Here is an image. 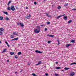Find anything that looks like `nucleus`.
<instances>
[{"label":"nucleus","instance_id":"1","mask_svg":"<svg viewBox=\"0 0 76 76\" xmlns=\"http://www.w3.org/2000/svg\"><path fill=\"white\" fill-rule=\"evenodd\" d=\"M11 10L12 11H15V8L13 5H12L11 6Z\"/></svg>","mask_w":76,"mask_h":76},{"label":"nucleus","instance_id":"2","mask_svg":"<svg viewBox=\"0 0 76 76\" xmlns=\"http://www.w3.org/2000/svg\"><path fill=\"white\" fill-rule=\"evenodd\" d=\"M40 32V30H38L37 29H35L34 30V32L36 33H38Z\"/></svg>","mask_w":76,"mask_h":76},{"label":"nucleus","instance_id":"3","mask_svg":"<svg viewBox=\"0 0 76 76\" xmlns=\"http://www.w3.org/2000/svg\"><path fill=\"white\" fill-rule=\"evenodd\" d=\"M65 14L64 15H59V16H58V17H57V18H56V19H59V18H60V17H62V16H65Z\"/></svg>","mask_w":76,"mask_h":76},{"label":"nucleus","instance_id":"4","mask_svg":"<svg viewBox=\"0 0 76 76\" xmlns=\"http://www.w3.org/2000/svg\"><path fill=\"white\" fill-rule=\"evenodd\" d=\"M75 74V73L74 72H72L70 74V75H71V76H74Z\"/></svg>","mask_w":76,"mask_h":76},{"label":"nucleus","instance_id":"5","mask_svg":"<svg viewBox=\"0 0 76 76\" xmlns=\"http://www.w3.org/2000/svg\"><path fill=\"white\" fill-rule=\"evenodd\" d=\"M25 17L26 19H29L31 17V15L30 14H29V16L28 15L27 17Z\"/></svg>","mask_w":76,"mask_h":76},{"label":"nucleus","instance_id":"6","mask_svg":"<svg viewBox=\"0 0 76 76\" xmlns=\"http://www.w3.org/2000/svg\"><path fill=\"white\" fill-rule=\"evenodd\" d=\"M35 52L36 53H42V52H41L39 51L38 50H36L35 51Z\"/></svg>","mask_w":76,"mask_h":76},{"label":"nucleus","instance_id":"7","mask_svg":"<svg viewBox=\"0 0 76 76\" xmlns=\"http://www.w3.org/2000/svg\"><path fill=\"white\" fill-rule=\"evenodd\" d=\"M67 18V16H65L64 18V19L65 20H66Z\"/></svg>","mask_w":76,"mask_h":76},{"label":"nucleus","instance_id":"8","mask_svg":"<svg viewBox=\"0 0 76 76\" xmlns=\"http://www.w3.org/2000/svg\"><path fill=\"white\" fill-rule=\"evenodd\" d=\"M7 50V49L6 48L5 49H4L3 51L2 52V53H3L6 52Z\"/></svg>","mask_w":76,"mask_h":76},{"label":"nucleus","instance_id":"9","mask_svg":"<svg viewBox=\"0 0 76 76\" xmlns=\"http://www.w3.org/2000/svg\"><path fill=\"white\" fill-rule=\"evenodd\" d=\"M18 38H15L14 39H12L11 40L12 41H15V40H17L18 39Z\"/></svg>","mask_w":76,"mask_h":76},{"label":"nucleus","instance_id":"10","mask_svg":"<svg viewBox=\"0 0 76 76\" xmlns=\"http://www.w3.org/2000/svg\"><path fill=\"white\" fill-rule=\"evenodd\" d=\"M20 25L21 26H22V27H24V26L23 23H20Z\"/></svg>","mask_w":76,"mask_h":76},{"label":"nucleus","instance_id":"11","mask_svg":"<svg viewBox=\"0 0 76 76\" xmlns=\"http://www.w3.org/2000/svg\"><path fill=\"white\" fill-rule=\"evenodd\" d=\"M42 62L41 61H40L38 62V64H36V65H40V64H41Z\"/></svg>","mask_w":76,"mask_h":76},{"label":"nucleus","instance_id":"12","mask_svg":"<svg viewBox=\"0 0 76 76\" xmlns=\"http://www.w3.org/2000/svg\"><path fill=\"white\" fill-rule=\"evenodd\" d=\"M46 16H48V17L51 18V15H48V14L46 13Z\"/></svg>","mask_w":76,"mask_h":76},{"label":"nucleus","instance_id":"13","mask_svg":"<svg viewBox=\"0 0 76 76\" xmlns=\"http://www.w3.org/2000/svg\"><path fill=\"white\" fill-rule=\"evenodd\" d=\"M48 36H49L50 37H53V36L51 35L48 34L47 35Z\"/></svg>","mask_w":76,"mask_h":76},{"label":"nucleus","instance_id":"14","mask_svg":"<svg viewBox=\"0 0 76 76\" xmlns=\"http://www.w3.org/2000/svg\"><path fill=\"white\" fill-rule=\"evenodd\" d=\"M37 28H38V30L40 31V27L39 26H37Z\"/></svg>","mask_w":76,"mask_h":76},{"label":"nucleus","instance_id":"15","mask_svg":"<svg viewBox=\"0 0 76 76\" xmlns=\"http://www.w3.org/2000/svg\"><path fill=\"white\" fill-rule=\"evenodd\" d=\"M3 12H4V14H5V15H8V12H7L3 11Z\"/></svg>","mask_w":76,"mask_h":76},{"label":"nucleus","instance_id":"16","mask_svg":"<svg viewBox=\"0 0 76 76\" xmlns=\"http://www.w3.org/2000/svg\"><path fill=\"white\" fill-rule=\"evenodd\" d=\"M65 5H64V7H66V6H67L68 5V3L65 4Z\"/></svg>","mask_w":76,"mask_h":76},{"label":"nucleus","instance_id":"17","mask_svg":"<svg viewBox=\"0 0 76 76\" xmlns=\"http://www.w3.org/2000/svg\"><path fill=\"white\" fill-rule=\"evenodd\" d=\"M0 30H1V31H4V28H0Z\"/></svg>","mask_w":76,"mask_h":76},{"label":"nucleus","instance_id":"18","mask_svg":"<svg viewBox=\"0 0 76 76\" xmlns=\"http://www.w3.org/2000/svg\"><path fill=\"white\" fill-rule=\"evenodd\" d=\"M71 45V44H68L66 45V47H69Z\"/></svg>","mask_w":76,"mask_h":76},{"label":"nucleus","instance_id":"19","mask_svg":"<svg viewBox=\"0 0 76 76\" xmlns=\"http://www.w3.org/2000/svg\"><path fill=\"white\" fill-rule=\"evenodd\" d=\"M15 53H12V52H11L10 53V54L11 55V56H13L14 55V54H15Z\"/></svg>","mask_w":76,"mask_h":76},{"label":"nucleus","instance_id":"20","mask_svg":"<svg viewBox=\"0 0 76 76\" xmlns=\"http://www.w3.org/2000/svg\"><path fill=\"white\" fill-rule=\"evenodd\" d=\"M21 54V52H19L18 53V56L20 55Z\"/></svg>","mask_w":76,"mask_h":76},{"label":"nucleus","instance_id":"21","mask_svg":"<svg viewBox=\"0 0 76 76\" xmlns=\"http://www.w3.org/2000/svg\"><path fill=\"white\" fill-rule=\"evenodd\" d=\"M76 64V62H74L70 64V65H72L73 64Z\"/></svg>","mask_w":76,"mask_h":76},{"label":"nucleus","instance_id":"22","mask_svg":"<svg viewBox=\"0 0 76 76\" xmlns=\"http://www.w3.org/2000/svg\"><path fill=\"white\" fill-rule=\"evenodd\" d=\"M9 20V18L7 17L5 18V20L7 21H8Z\"/></svg>","mask_w":76,"mask_h":76},{"label":"nucleus","instance_id":"23","mask_svg":"<svg viewBox=\"0 0 76 76\" xmlns=\"http://www.w3.org/2000/svg\"><path fill=\"white\" fill-rule=\"evenodd\" d=\"M69 68H67V67H65L64 68V69H65L66 70H68V69H69Z\"/></svg>","mask_w":76,"mask_h":76},{"label":"nucleus","instance_id":"24","mask_svg":"<svg viewBox=\"0 0 76 76\" xmlns=\"http://www.w3.org/2000/svg\"><path fill=\"white\" fill-rule=\"evenodd\" d=\"M8 10H10L11 9V7H9L7 8Z\"/></svg>","mask_w":76,"mask_h":76},{"label":"nucleus","instance_id":"25","mask_svg":"<svg viewBox=\"0 0 76 76\" xmlns=\"http://www.w3.org/2000/svg\"><path fill=\"white\" fill-rule=\"evenodd\" d=\"M3 18L2 16H0V20H2L3 19Z\"/></svg>","mask_w":76,"mask_h":76},{"label":"nucleus","instance_id":"26","mask_svg":"<svg viewBox=\"0 0 76 76\" xmlns=\"http://www.w3.org/2000/svg\"><path fill=\"white\" fill-rule=\"evenodd\" d=\"M71 42H72L73 43H74L75 42V41L74 40H71Z\"/></svg>","mask_w":76,"mask_h":76},{"label":"nucleus","instance_id":"27","mask_svg":"<svg viewBox=\"0 0 76 76\" xmlns=\"http://www.w3.org/2000/svg\"><path fill=\"white\" fill-rule=\"evenodd\" d=\"M56 69H61V67H56Z\"/></svg>","mask_w":76,"mask_h":76},{"label":"nucleus","instance_id":"28","mask_svg":"<svg viewBox=\"0 0 76 76\" xmlns=\"http://www.w3.org/2000/svg\"><path fill=\"white\" fill-rule=\"evenodd\" d=\"M14 37V36H13V35H11V37H10L12 39V38H13Z\"/></svg>","mask_w":76,"mask_h":76},{"label":"nucleus","instance_id":"29","mask_svg":"<svg viewBox=\"0 0 76 76\" xmlns=\"http://www.w3.org/2000/svg\"><path fill=\"white\" fill-rule=\"evenodd\" d=\"M15 58L16 59H17L18 58V57L16 55L15 56Z\"/></svg>","mask_w":76,"mask_h":76},{"label":"nucleus","instance_id":"30","mask_svg":"<svg viewBox=\"0 0 76 76\" xmlns=\"http://www.w3.org/2000/svg\"><path fill=\"white\" fill-rule=\"evenodd\" d=\"M61 8V6H58V9H60Z\"/></svg>","mask_w":76,"mask_h":76},{"label":"nucleus","instance_id":"31","mask_svg":"<svg viewBox=\"0 0 76 76\" xmlns=\"http://www.w3.org/2000/svg\"><path fill=\"white\" fill-rule=\"evenodd\" d=\"M55 76H59V75L56 73L55 74Z\"/></svg>","mask_w":76,"mask_h":76},{"label":"nucleus","instance_id":"32","mask_svg":"<svg viewBox=\"0 0 76 76\" xmlns=\"http://www.w3.org/2000/svg\"><path fill=\"white\" fill-rule=\"evenodd\" d=\"M13 34L15 35H17V34L15 32H13Z\"/></svg>","mask_w":76,"mask_h":76},{"label":"nucleus","instance_id":"33","mask_svg":"<svg viewBox=\"0 0 76 76\" xmlns=\"http://www.w3.org/2000/svg\"><path fill=\"white\" fill-rule=\"evenodd\" d=\"M32 75L33 76H37V75H36L35 74L33 73L32 74Z\"/></svg>","mask_w":76,"mask_h":76},{"label":"nucleus","instance_id":"34","mask_svg":"<svg viewBox=\"0 0 76 76\" xmlns=\"http://www.w3.org/2000/svg\"><path fill=\"white\" fill-rule=\"evenodd\" d=\"M11 3V1H9L8 3V5H9L10 3Z\"/></svg>","mask_w":76,"mask_h":76},{"label":"nucleus","instance_id":"35","mask_svg":"<svg viewBox=\"0 0 76 76\" xmlns=\"http://www.w3.org/2000/svg\"><path fill=\"white\" fill-rule=\"evenodd\" d=\"M59 40H60L59 39H57V40H56V41H57L58 42H60Z\"/></svg>","mask_w":76,"mask_h":76},{"label":"nucleus","instance_id":"36","mask_svg":"<svg viewBox=\"0 0 76 76\" xmlns=\"http://www.w3.org/2000/svg\"><path fill=\"white\" fill-rule=\"evenodd\" d=\"M34 5H36L37 4V3L36 2H34Z\"/></svg>","mask_w":76,"mask_h":76},{"label":"nucleus","instance_id":"37","mask_svg":"<svg viewBox=\"0 0 76 76\" xmlns=\"http://www.w3.org/2000/svg\"><path fill=\"white\" fill-rule=\"evenodd\" d=\"M47 23L48 24H50V22H47Z\"/></svg>","mask_w":76,"mask_h":76},{"label":"nucleus","instance_id":"38","mask_svg":"<svg viewBox=\"0 0 76 76\" xmlns=\"http://www.w3.org/2000/svg\"><path fill=\"white\" fill-rule=\"evenodd\" d=\"M45 75L46 76H48V73H45Z\"/></svg>","mask_w":76,"mask_h":76},{"label":"nucleus","instance_id":"39","mask_svg":"<svg viewBox=\"0 0 76 76\" xmlns=\"http://www.w3.org/2000/svg\"><path fill=\"white\" fill-rule=\"evenodd\" d=\"M3 34V33L2 32H1V31H0V35H1Z\"/></svg>","mask_w":76,"mask_h":76},{"label":"nucleus","instance_id":"40","mask_svg":"<svg viewBox=\"0 0 76 76\" xmlns=\"http://www.w3.org/2000/svg\"><path fill=\"white\" fill-rule=\"evenodd\" d=\"M17 25H18V26H19V25H20V23H17Z\"/></svg>","mask_w":76,"mask_h":76},{"label":"nucleus","instance_id":"41","mask_svg":"<svg viewBox=\"0 0 76 76\" xmlns=\"http://www.w3.org/2000/svg\"><path fill=\"white\" fill-rule=\"evenodd\" d=\"M51 42L50 41H48V43H50Z\"/></svg>","mask_w":76,"mask_h":76},{"label":"nucleus","instance_id":"42","mask_svg":"<svg viewBox=\"0 0 76 76\" xmlns=\"http://www.w3.org/2000/svg\"><path fill=\"white\" fill-rule=\"evenodd\" d=\"M72 21L71 20H69L68 22V23H70Z\"/></svg>","mask_w":76,"mask_h":76},{"label":"nucleus","instance_id":"43","mask_svg":"<svg viewBox=\"0 0 76 76\" xmlns=\"http://www.w3.org/2000/svg\"><path fill=\"white\" fill-rule=\"evenodd\" d=\"M48 29L47 28H45V31H47V30Z\"/></svg>","mask_w":76,"mask_h":76},{"label":"nucleus","instance_id":"44","mask_svg":"<svg viewBox=\"0 0 76 76\" xmlns=\"http://www.w3.org/2000/svg\"><path fill=\"white\" fill-rule=\"evenodd\" d=\"M5 42L6 44L7 45V44H8V43H7V41H5Z\"/></svg>","mask_w":76,"mask_h":76},{"label":"nucleus","instance_id":"45","mask_svg":"<svg viewBox=\"0 0 76 76\" xmlns=\"http://www.w3.org/2000/svg\"><path fill=\"white\" fill-rule=\"evenodd\" d=\"M72 10H76V9H72Z\"/></svg>","mask_w":76,"mask_h":76},{"label":"nucleus","instance_id":"46","mask_svg":"<svg viewBox=\"0 0 76 76\" xmlns=\"http://www.w3.org/2000/svg\"><path fill=\"white\" fill-rule=\"evenodd\" d=\"M41 27H42L44 25H41Z\"/></svg>","mask_w":76,"mask_h":76},{"label":"nucleus","instance_id":"47","mask_svg":"<svg viewBox=\"0 0 76 76\" xmlns=\"http://www.w3.org/2000/svg\"><path fill=\"white\" fill-rule=\"evenodd\" d=\"M58 42V44H60V43L59 42Z\"/></svg>","mask_w":76,"mask_h":76},{"label":"nucleus","instance_id":"48","mask_svg":"<svg viewBox=\"0 0 76 76\" xmlns=\"http://www.w3.org/2000/svg\"><path fill=\"white\" fill-rule=\"evenodd\" d=\"M7 45H8V47H10V45H8V44H7Z\"/></svg>","mask_w":76,"mask_h":76},{"label":"nucleus","instance_id":"49","mask_svg":"<svg viewBox=\"0 0 76 76\" xmlns=\"http://www.w3.org/2000/svg\"><path fill=\"white\" fill-rule=\"evenodd\" d=\"M30 64H31L30 63H28V65H30Z\"/></svg>","mask_w":76,"mask_h":76},{"label":"nucleus","instance_id":"50","mask_svg":"<svg viewBox=\"0 0 76 76\" xmlns=\"http://www.w3.org/2000/svg\"><path fill=\"white\" fill-rule=\"evenodd\" d=\"M56 64H58V62H56Z\"/></svg>","mask_w":76,"mask_h":76},{"label":"nucleus","instance_id":"51","mask_svg":"<svg viewBox=\"0 0 76 76\" xmlns=\"http://www.w3.org/2000/svg\"><path fill=\"white\" fill-rule=\"evenodd\" d=\"M7 62H9V60H7Z\"/></svg>","mask_w":76,"mask_h":76},{"label":"nucleus","instance_id":"52","mask_svg":"<svg viewBox=\"0 0 76 76\" xmlns=\"http://www.w3.org/2000/svg\"><path fill=\"white\" fill-rule=\"evenodd\" d=\"M17 73V72H15V74H16Z\"/></svg>","mask_w":76,"mask_h":76},{"label":"nucleus","instance_id":"53","mask_svg":"<svg viewBox=\"0 0 76 76\" xmlns=\"http://www.w3.org/2000/svg\"><path fill=\"white\" fill-rule=\"evenodd\" d=\"M61 71H62V72H64V70H62Z\"/></svg>","mask_w":76,"mask_h":76},{"label":"nucleus","instance_id":"54","mask_svg":"<svg viewBox=\"0 0 76 76\" xmlns=\"http://www.w3.org/2000/svg\"><path fill=\"white\" fill-rule=\"evenodd\" d=\"M1 41H0V44H1Z\"/></svg>","mask_w":76,"mask_h":76},{"label":"nucleus","instance_id":"55","mask_svg":"<svg viewBox=\"0 0 76 76\" xmlns=\"http://www.w3.org/2000/svg\"><path fill=\"white\" fill-rule=\"evenodd\" d=\"M26 9H28V7H26Z\"/></svg>","mask_w":76,"mask_h":76},{"label":"nucleus","instance_id":"56","mask_svg":"<svg viewBox=\"0 0 76 76\" xmlns=\"http://www.w3.org/2000/svg\"><path fill=\"white\" fill-rule=\"evenodd\" d=\"M33 0H31V1H33Z\"/></svg>","mask_w":76,"mask_h":76},{"label":"nucleus","instance_id":"57","mask_svg":"<svg viewBox=\"0 0 76 76\" xmlns=\"http://www.w3.org/2000/svg\"><path fill=\"white\" fill-rule=\"evenodd\" d=\"M22 72L21 71H20V72Z\"/></svg>","mask_w":76,"mask_h":76},{"label":"nucleus","instance_id":"58","mask_svg":"<svg viewBox=\"0 0 76 76\" xmlns=\"http://www.w3.org/2000/svg\"><path fill=\"white\" fill-rule=\"evenodd\" d=\"M44 76H45V75H44Z\"/></svg>","mask_w":76,"mask_h":76}]
</instances>
